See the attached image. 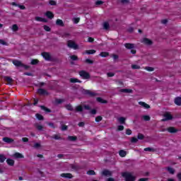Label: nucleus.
Returning a JSON list of instances; mask_svg holds the SVG:
<instances>
[{
  "label": "nucleus",
  "instance_id": "6e6552de",
  "mask_svg": "<svg viewBox=\"0 0 181 181\" xmlns=\"http://www.w3.org/2000/svg\"><path fill=\"white\" fill-rule=\"evenodd\" d=\"M139 105L143 107V108H146V110L151 108V106L144 102H139Z\"/></svg>",
  "mask_w": 181,
  "mask_h": 181
},
{
  "label": "nucleus",
  "instance_id": "9b49d317",
  "mask_svg": "<svg viewBox=\"0 0 181 181\" xmlns=\"http://www.w3.org/2000/svg\"><path fill=\"white\" fill-rule=\"evenodd\" d=\"M35 20L37 21V22H44L45 23L46 22H47V20L46 18H43L39 16H36Z\"/></svg>",
  "mask_w": 181,
  "mask_h": 181
},
{
  "label": "nucleus",
  "instance_id": "bb28decb",
  "mask_svg": "<svg viewBox=\"0 0 181 181\" xmlns=\"http://www.w3.org/2000/svg\"><path fill=\"white\" fill-rule=\"evenodd\" d=\"M11 29H12V30H13V32H18V30H19V27H18V25L13 24L12 25Z\"/></svg>",
  "mask_w": 181,
  "mask_h": 181
},
{
  "label": "nucleus",
  "instance_id": "f257e3e1",
  "mask_svg": "<svg viewBox=\"0 0 181 181\" xmlns=\"http://www.w3.org/2000/svg\"><path fill=\"white\" fill-rule=\"evenodd\" d=\"M122 177H124L125 181H135V180L136 179V177L134 175H132V173H122Z\"/></svg>",
  "mask_w": 181,
  "mask_h": 181
},
{
  "label": "nucleus",
  "instance_id": "0eeeda50",
  "mask_svg": "<svg viewBox=\"0 0 181 181\" xmlns=\"http://www.w3.org/2000/svg\"><path fill=\"white\" fill-rule=\"evenodd\" d=\"M37 93L38 94H40V95H48L49 93H47V91L45 89L42 88H40L37 90Z\"/></svg>",
  "mask_w": 181,
  "mask_h": 181
},
{
  "label": "nucleus",
  "instance_id": "7ed1b4c3",
  "mask_svg": "<svg viewBox=\"0 0 181 181\" xmlns=\"http://www.w3.org/2000/svg\"><path fill=\"white\" fill-rule=\"evenodd\" d=\"M13 64L16 67H24L25 69H29V66L22 64V62L14 59L13 60Z\"/></svg>",
  "mask_w": 181,
  "mask_h": 181
},
{
  "label": "nucleus",
  "instance_id": "f03ea898",
  "mask_svg": "<svg viewBox=\"0 0 181 181\" xmlns=\"http://www.w3.org/2000/svg\"><path fill=\"white\" fill-rule=\"evenodd\" d=\"M67 46L70 49H74V50H77V49H78V45L74 40H68Z\"/></svg>",
  "mask_w": 181,
  "mask_h": 181
},
{
  "label": "nucleus",
  "instance_id": "774afa93",
  "mask_svg": "<svg viewBox=\"0 0 181 181\" xmlns=\"http://www.w3.org/2000/svg\"><path fill=\"white\" fill-rule=\"evenodd\" d=\"M138 181H148V178H140Z\"/></svg>",
  "mask_w": 181,
  "mask_h": 181
},
{
  "label": "nucleus",
  "instance_id": "2eb2a0df",
  "mask_svg": "<svg viewBox=\"0 0 181 181\" xmlns=\"http://www.w3.org/2000/svg\"><path fill=\"white\" fill-rule=\"evenodd\" d=\"M4 80H5V81H7L8 84H12V83L13 81L12 78H11L9 76H5Z\"/></svg>",
  "mask_w": 181,
  "mask_h": 181
},
{
  "label": "nucleus",
  "instance_id": "5fc2aeb1",
  "mask_svg": "<svg viewBox=\"0 0 181 181\" xmlns=\"http://www.w3.org/2000/svg\"><path fill=\"white\" fill-rule=\"evenodd\" d=\"M55 102L57 103V104H62V103H63V100H62V99H57L55 100Z\"/></svg>",
  "mask_w": 181,
  "mask_h": 181
},
{
  "label": "nucleus",
  "instance_id": "f704fd0d",
  "mask_svg": "<svg viewBox=\"0 0 181 181\" xmlns=\"http://www.w3.org/2000/svg\"><path fill=\"white\" fill-rule=\"evenodd\" d=\"M132 69H133V70H139V69H141V66L136 64H133L132 65Z\"/></svg>",
  "mask_w": 181,
  "mask_h": 181
},
{
  "label": "nucleus",
  "instance_id": "72a5a7b5",
  "mask_svg": "<svg viewBox=\"0 0 181 181\" xmlns=\"http://www.w3.org/2000/svg\"><path fill=\"white\" fill-rule=\"evenodd\" d=\"M68 139H69V141H74L77 140V137L76 136H68Z\"/></svg>",
  "mask_w": 181,
  "mask_h": 181
},
{
  "label": "nucleus",
  "instance_id": "4c0bfd02",
  "mask_svg": "<svg viewBox=\"0 0 181 181\" xmlns=\"http://www.w3.org/2000/svg\"><path fill=\"white\" fill-rule=\"evenodd\" d=\"M71 60H73L74 62H76V60H78V57L76 55H71L70 56Z\"/></svg>",
  "mask_w": 181,
  "mask_h": 181
},
{
  "label": "nucleus",
  "instance_id": "4d7b16f0",
  "mask_svg": "<svg viewBox=\"0 0 181 181\" xmlns=\"http://www.w3.org/2000/svg\"><path fill=\"white\" fill-rule=\"evenodd\" d=\"M86 63H89V64H93V62L91 59H86Z\"/></svg>",
  "mask_w": 181,
  "mask_h": 181
},
{
  "label": "nucleus",
  "instance_id": "a878e982",
  "mask_svg": "<svg viewBox=\"0 0 181 181\" xmlns=\"http://www.w3.org/2000/svg\"><path fill=\"white\" fill-rule=\"evenodd\" d=\"M99 56H100L101 57H107V56H110V54L108 52H102Z\"/></svg>",
  "mask_w": 181,
  "mask_h": 181
},
{
  "label": "nucleus",
  "instance_id": "a211bd4d",
  "mask_svg": "<svg viewBox=\"0 0 181 181\" xmlns=\"http://www.w3.org/2000/svg\"><path fill=\"white\" fill-rule=\"evenodd\" d=\"M6 162L9 165V166H13V165H15V160L11 159V158H8L6 160Z\"/></svg>",
  "mask_w": 181,
  "mask_h": 181
},
{
  "label": "nucleus",
  "instance_id": "aec40b11",
  "mask_svg": "<svg viewBox=\"0 0 181 181\" xmlns=\"http://www.w3.org/2000/svg\"><path fill=\"white\" fill-rule=\"evenodd\" d=\"M98 103H100L101 104H107V101L103 99L102 98H97Z\"/></svg>",
  "mask_w": 181,
  "mask_h": 181
},
{
  "label": "nucleus",
  "instance_id": "e2e57ef3",
  "mask_svg": "<svg viewBox=\"0 0 181 181\" xmlns=\"http://www.w3.org/2000/svg\"><path fill=\"white\" fill-rule=\"evenodd\" d=\"M18 8H20V9H22V10H24L26 8L25 7V6L23 5H18Z\"/></svg>",
  "mask_w": 181,
  "mask_h": 181
},
{
  "label": "nucleus",
  "instance_id": "4be33fe9",
  "mask_svg": "<svg viewBox=\"0 0 181 181\" xmlns=\"http://www.w3.org/2000/svg\"><path fill=\"white\" fill-rule=\"evenodd\" d=\"M175 104H176V105H181V98L177 97L175 99Z\"/></svg>",
  "mask_w": 181,
  "mask_h": 181
},
{
  "label": "nucleus",
  "instance_id": "3c124183",
  "mask_svg": "<svg viewBox=\"0 0 181 181\" xmlns=\"http://www.w3.org/2000/svg\"><path fill=\"white\" fill-rule=\"evenodd\" d=\"M137 138L138 139H144V136L142 134H139Z\"/></svg>",
  "mask_w": 181,
  "mask_h": 181
},
{
  "label": "nucleus",
  "instance_id": "9d476101",
  "mask_svg": "<svg viewBox=\"0 0 181 181\" xmlns=\"http://www.w3.org/2000/svg\"><path fill=\"white\" fill-rule=\"evenodd\" d=\"M124 47H126V49H135V44H131V43H126L124 44Z\"/></svg>",
  "mask_w": 181,
  "mask_h": 181
},
{
  "label": "nucleus",
  "instance_id": "423d86ee",
  "mask_svg": "<svg viewBox=\"0 0 181 181\" xmlns=\"http://www.w3.org/2000/svg\"><path fill=\"white\" fill-rule=\"evenodd\" d=\"M141 43H144V45H147L148 46H151L152 45V40L148 39V38H143L141 40Z\"/></svg>",
  "mask_w": 181,
  "mask_h": 181
},
{
  "label": "nucleus",
  "instance_id": "c85d7f7f",
  "mask_svg": "<svg viewBox=\"0 0 181 181\" xmlns=\"http://www.w3.org/2000/svg\"><path fill=\"white\" fill-rule=\"evenodd\" d=\"M95 52L96 51L95 49H90L85 51V53H86V54H94Z\"/></svg>",
  "mask_w": 181,
  "mask_h": 181
},
{
  "label": "nucleus",
  "instance_id": "8fccbe9b",
  "mask_svg": "<svg viewBox=\"0 0 181 181\" xmlns=\"http://www.w3.org/2000/svg\"><path fill=\"white\" fill-rule=\"evenodd\" d=\"M132 142L133 144H135V143L138 142V139H136V137H132Z\"/></svg>",
  "mask_w": 181,
  "mask_h": 181
},
{
  "label": "nucleus",
  "instance_id": "20e7f679",
  "mask_svg": "<svg viewBox=\"0 0 181 181\" xmlns=\"http://www.w3.org/2000/svg\"><path fill=\"white\" fill-rule=\"evenodd\" d=\"M79 76L84 80H88V78H90V74L86 71H79Z\"/></svg>",
  "mask_w": 181,
  "mask_h": 181
},
{
  "label": "nucleus",
  "instance_id": "603ef678",
  "mask_svg": "<svg viewBox=\"0 0 181 181\" xmlns=\"http://www.w3.org/2000/svg\"><path fill=\"white\" fill-rule=\"evenodd\" d=\"M131 134H132V131H131V129H127L126 130V134L127 135H131Z\"/></svg>",
  "mask_w": 181,
  "mask_h": 181
},
{
  "label": "nucleus",
  "instance_id": "58836bf2",
  "mask_svg": "<svg viewBox=\"0 0 181 181\" xmlns=\"http://www.w3.org/2000/svg\"><path fill=\"white\" fill-rule=\"evenodd\" d=\"M144 151L145 152H153L155 150L151 147H147L144 148Z\"/></svg>",
  "mask_w": 181,
  "mask_h": 181
},
{
  "label": "nucleus",
  "instance_id": "4468645a",
  "mask_svg": "<svg viewBox=\"0 0 181 181\" xmlns=\"http://www.w3.org/2000/svg\"><path fill=\"white\" fill-rule=\"evenodd\" d=\"M62 177H67L68 179H71L73 175L71 173H62L61 174Z\"/></svg>",
  "mask_w": 181,
  "mask_h": 181
},
{
  "label": "nucleus",
  "instance_id": "052dcab7",
  "mask_svg": "<svg viewBox=\"0 0 181 181\" xmlns=\"http://www.w3.org/2000/svg\"><path fill=\"white\" fill-rule=\"evenodd\" d=\"M49 5H52V6L56 5V1L53 0L49 1Z\"/></svg>",
  "mask_w": 181,
  "mask_h": 181
},
{
  "label": "nucleus",
  "instance_id": "6ab92c4d",
  "mask_svg": "<svg viewBox=\"0 0 181 181\" xmlns=\"http://www.w3.org/2000/svg\"><path fill=\"white\" fill-rule=\"evenodd\" d=\"M121 93H126L127 94L132 93V89H128V88H124V89H121L120 90Z\"/></svg>",
  "mask_w": 181,
  "mask_h": 181
},
{
  "label": "nucleus",
  "instance_id": "864d4df0",
  "mask_svg": "<svg viewBox=\"0 0 181 181\" xmlns=\"http://www.w3.org/2000/svg\"><path fill=\"white\" fill-rule=\"evenodd\" d=\"M114 76H115V74L112 72L107 73V77H114Z\"/></svg>",
  "mask_w": 181,
  "mask_h": 181
},
{
  "label": "nucleus",
  "instance_id": "39448f33",
  "mask_svg": "<svg viewBox=\"0 0 181 181\" xmlns=\"http://www.w3.org/2000/svg\"><path fill=\"white\" fill-rule=\"evenodd\" d=\"M164 118L162 119L161 121H163V122H165V121H170V119H173V117L172 116V115H170V113L169 112H165L163 115Z\"/></svg>",
  "mask_w": 181,
  "mask_h": 181
},
{
  "label": "nucleus",
  "instance_id": "6e6d98bb",
  "mask_svg": "<svg viewBox=\"0 0 181 181\" xmlns=\"http://www.w3.org/2000/svg\"><path fill=\"white\" fill-rule=\"evenodd\" d=\"M118 131H124V126L119 125L117 127Z\"/></svg>",
  "mask_w": 181,
  "mask_h": 181
},
{
  "label": "nucleus",
  "instance_id": "393cba45",
  "mask_svg": "<svg viewBox=\"0 0 181 181\" xmlns=\"http://www.w3.org/2000/svg\"><path fill=\"white\" fill-rule=\"evenodd\" d=\"M102 174L103 175V176H111V172L107 170H103Z\"/></svg>",
  "mask_w": 181,
  "mask_h": 181
},
{
  "label": "nucleus",
  "instance_id": "5701e85b",
  "mask_svg": "<svg viewBox=\"0 0 181 181\" xmlns=\"http://www.w3.org/2000/svg\"><path fill=\"white\" fill-rule=\"evenodd\" d=\"M103 29H105V30L110 29V23H108V22L103 23Z\"/></svg>",
  "mask_w": 181,
  "mask_h": 181
},
{
  "label": "nucleus",
  "instance_id": "b1692460",
  "mask_svg": "<svg viewBox=\"0 0 181 181\" xmlns=\"http://www.w3.org/2000/svg\"><path fill=\"white\" fill-rule=\"evenodd\" d=\"M86 94L90 95L91 97H95V95H97V93H95V92H93L90 90H86Z\"/></svg>",
  "mask_w": 181,
  "mask_h": 181
},
{
  "label": "nucleus",
  "instance_id": "dca6fc26",
  "mask_svg": "<svg viewBox=\"0 0 181 181\" xmlns=\"http://www.w3.org/2000/svg\"><path fill=\"white\" fill-rule=\"evenodd\" d=\"M46 16L48 17L49 19H53L54 18V15L51 11H47Z\"/></svg>",
  "mask_w": 181,
  "mask_h": 181
},
{
  "label": "nucleus",
  "instance_id": "ddd939ff",
  "mask_svg": "<svg viewBox=\"0 0 181 181\" xmlns=\"http://www.w3.org/2000/svg\"><path fill=\"white\" fill-rule=\"evenodd\" d=\"M42 56L45 59V60H50V54L47 52H42Z\"/></svg>",
  "mask_w": 181,
  "mask_h": 181
},
{
  "label": "nucleus",
  "instance_id": "412c9836",
  "mask_svg": "<svg viewBox=\"0 0 181 181\" xmlns=\"http://www.w3.org/2000/svg\"><path fill=\"white\" fill-rule=\"evenodd\" d=\"M56 25H57L58 26H64V23H63L62 20L57 19L56 21Z\"/></svg>",
  "mask_w": 181,
  "mask_h": 181
},
{
  "label": "nucleus",
  "instance_id": "13d9d810",
  "mask_svg": "<svg viewBox=\"0 0 181 181\" xmlns=\"http://www.w3.org/2000/svg\"><path fill=\"white\" fill-rule=\"evenodd\" d=\"M103 4H104V1H98L95 3L96 5H103Z\"/></svg>",
  "mask_w": 181,
  "mask_h": 181
},
{
  "label": "nucleus",
  "instance_id": "79ce46f5",
  "mask_svg": "<svg viewBox=\"0 0 181 181\" xmlns=\"http://www.w3.org/2000/svg\"><path fill=\"white\" fill-rule=\"evenodd\" d=\"M144 69L147 71H153V70H155V69H153V67H151V66H146Z\"/></svg>",
  "mask_w": 181,
  "mask_h": 181
},
{
  "label": "nucleus",
  "instance_id": "338daca9",
  "mask_svg": "<svg viewBox=\"0 0 181 181\" xmlns=\"http://www.w3.org/2000/svg\"><path fill=\"white\" fill-rule=\"evenodd\" d=\"M177 177L178 178V180L181 181V173H178Z\"/></svg>",
  "mask_w": 181,
  "mask_h": 181
},
{
  "label": "nucleus",
  "instance_id": "2f4dec72",
  "mask_svg": "<svg viewBox=\"0 0 181 181\" xmlns=\"http://www.w3.org/2000/svg\"><path fill=\"white\" fill-rule=\"evenodd\" d=\"M6 159V158L5 157V156L0 154V163H4Z\"/></svg>",
  "mask_w": 181,
  "mask_h": 181
},
{
  "label": "nucleus",
  "instance_id": "7c9ffc66",
  "mask_svg": "<svg viewBox=\"0 0 181 181\" xmlns=\"http://www.w3.org/2000/svg\"><path fill=\"white\" fill-rule=\"evenodd\" d=\"M167 170L169 172V173H170L171 175H174L175 174V169L170 168V167H168Z\"/></svg>",
  "mask_w": 181,
  "mask_h": 181
},
{
  "label": "nucleus",
  "instance_id": "680f3d73",
  "mask_svg": "<svg viewBox=\"0 0 181 181\" xmlns=\"http://www.w3.org/2000/svg\"><path fill=\"white\" fill-rule=\"evenodd\" d=\"M0 45H6V42H5L4 40H0Z\"/></svg>",
  "mask_w": 181,
  "mask_h": 181
},
{
  "label": "nucleus",
  "instance_id": "0e129e2a",
  "mask_svg": "<svg viewBox=\"0 0 181 181\" xmlns=\"http://www.w3.org/2000/svg\"><path fill=\"white\" fill-rule=\"evenodd\" d=\"M22 141H23V142H28V141H29V139H28V138H26V137H23V138L22 139Z\"/></svg>",
  "mask_w": 181,
  "mask_h": 181
},
{
  "label": "nucleus",
  "instance_id": "c03bdc74",
  "mask_svg": "<svg viewBox=\"0 0 181 181\" xmlns=\"http://www.w3.org/2000/svg\"><path fill=\"white\" fill-rule=\"evenodd\" d=\"M100 121H103V117L101 116H98L95 117L96 122H100Z\"/></svg>",
  "mask_w": 181,
  "mask_h": 181
},
{
  "label": "nucleus",
  "instance_id": "49530a36",
  "mask_svg": "<svg viewBox=\"0 0 181 181\" xmlns=\"http://www.w3.org/2000/svg\"><path fill=\"white\" fill-rule=\"evenodd\" d=\"M66 110H69V111H73V107L71 106V105H67L66 106Z\"/></svg>",
  "mask_w": 181,
  "mask_h": 181
},
{
  "label": "nucleus",
  "instance_id": "ea45409f",
  "mask_svg": "<svg viewBox=\"0 0 181 181\" xmlns=\"http://www.w3.org/2000/svg\"><path fill=\"white\" fill-rule=\"evenodd\" d=\"M36 117L37 118V119H39L40 121L43 120V116L40 114H36Z\"/></svg>",
  "mask_w": 181,
  "mask_h": 181
},
{
  "label": "nucleus",
  "instance_id": "a18cd8bd",
  "mask_svg": "<svg viewBox=\"0 0 181 181\" xmlns=\"http://www.w3.org/2000/svg\"><path fill=\"white\" fill-rule=\"evenodd\" d=\"M37 63H39V60L37 59H32L31 61V64L33 65L37 64Z\"/></svg>",
  "mask_w": 181,
  "mask_h": 181
},
{
  "label": "nucleus",
  "instance_id": "37998d69",
  "mask_svg": "<svg viewBox=\"0 0 181 181\" xmlns=\"http://www.w3.org/2000/svg\"><path fill=\"white\" fill-rule=\"evenodd\" d=\"M143 119H144V121H150L151 117H149L148 115H144L143 116Z\"/></svg>",
  "mask_w": 181,
  "mask_h": 181
},
{
  "label": "nucleus",
  "instance_id": "69168bd1",
  "mask_svg": "<svg viewBox=\"0 0 181 181\" xmlns=\"http://www.w3.org/2000/svg\"><path fill=\"white\" fill-rule=\"evenodd\" d=\"M66 129H67V126L64 125V126L62 127V131H66Z\"/></svg>",
  "mask_w": 181,
  "mask_h": 181
},
{
  "label": "nucleus",
  "instance_id": "1a4fd4ad",
  "mask_svg": "<svg viewBox=\"0 0 181 181\" xmlns=\"http://www.w3.org/2000/svg\"><path fill=\"white\" fill-rule=\"evenodd\" d=\"M168 132H169L170 134H175V132H177V129L173 127H170L166 129Z\"/></svg>",
  "mask_w": 181,
  "mask_h": 181
},
{
  "label": "nucleus",
  "instance_id": "473e14b6",
  "mask_svg": "<svg viewBox=\"0 0 181 181\" xmlns=\"http://www.w3.org/2000/svg\"><path fill=\"white\" fill-rule=\"evenodd\" d=\"M70 83H81V81L77 78H72L70 79Z\"/></svg>",
  "mask_w": 181,
  "mask_h": 181
},
{
  "label": "nucleus",
  "instance_id": "c9c22d12",
  "mask_svg": "<svg viewBox=\"0 0 181 181\" xmlns=\"http://www.w3.org/2000/svg\"><path fill=\"white\" fill-rule=\"evenodd\" d=\"M40 108L42 109L46 112H52V111L49 108H47L45 106H40Z\"/></svg>",
  "mask_w": 181,
  "mask_h": 181
},
{
  "label": "nucleus",
  "instance_id": "cd10ccee",
  "mask_svg": "<svg viewBox=\"0 0 181 181\" xmlns=\"http://www.w3.org/2000/svg\"><path fill=\"white\" fill-rule=\"evenodd\" d=\"M14 156L17 158V159H21L22 158H23V155H22L20 153H14Z\"/></svg>",
  "mask_w": 181,
  "mask_h": 181
},
{
  "label": "nucleus",
  "instance_id": "bf43d9fd",
  "mask_svg": "<svg viewBox=\"0 0 181 181\" xmlns=\"http://www.w3.org/2000/svg\"><path fill=\"white\" fill-rule=\"evenodd\" d=\"M74 23H78V22H80V18H74Z\"/></svg>",
  "mask_w": 181,
  "mask_h": 181
},
{
  "label": "nucleus",
  "instance_id": "f8f14e48",
  "mask_svg": "<svg viewBox=\"0 0 181 181\" xmlns=\"http://www.w3.org/2000/svg\"><path fill=\"white\" fill-rule=\"evenodd\" d=\"M4 142H6V144H12L13 142V139L9 138V137H4L3 138Z\"/></svg>",
  "mask_w": 181,
  "mask_h": 181
},
{
  "label": "nucleus",
  "instance_id": "a19ab883",
  "mask_svg": "<svg viewBox=\"0 0 181 181\" xmlns=\"http://www.w3.org/2000/svg\"><path fill=\"white\" fill-rule=\"evenodd\" d=\"M35 128L38 129V131H42L43 130V126L40 124H36Z\"/></svg>",
  "mask_w": 181,
  "mask_h": 181
},
{
  "label": "nucleus",
  "instance_id": "c756f323",
  "mask_svg": "<svg viewBox=\"0 0 181 181\" xmlns=\"http://www.w3.org/2000/svg\"><path fill=\"white\" fill-rule=\"evenodd\" d=\"M126 118L125 117H119L118 118V121L120 124H125V121H126Z\"/></svg>",
  "mask_w": 181,
  "mask_h": 181
},
{
  "label": "nucleus",
  "instance_id": "f3484780",
  "mask_svg": "<svg viewBox=\"0 0 181 181\" xmlns=\"http://www.w3.org/2000/svg\"><path fill=\"white\" fill-rule=\"evenodd\" d=\"M119 156H121V158H125V156H127V151L124 150H120L119 151Z\"/></svg>",
  "mask_w": 181,
  "mask_h": 181
},
{
  "label": "nucleus",
  "instance_id": "09e8293b",
  "mask_svg": "<svg viewBox=\"0 0 181 181\" xmlns=\"http://www.w3.org/2000/svg\"><path fill=\"white\" fill-rule=\"evenodd\" d=\"M44 29L46 30V32H50V27L47 25H44Z\"/></svg>",
  "mask_w": 181,
  "mask_h": 181
},
{
  "label": "nucleus",
  "instance_id": "e433bc0d",
  "mask_svg": "<svg viewBox=\"0 0 181 181\" xmlns=\"http://www.w3.org/2000/svg\"><path fill=\"white\" fill-rule=\"evenodd\" d=\"M76 111L77 112H81V111H83V107L81 105L77 106L76 108Z\"/></svg>",
  "mask_w": 181,
  "mask_h": 181
},
{
  "label": "nucleus",
  "instance_id": "de8ad7c7",
  "mask_svg": "<svg viewBox=\"0 0 181 181\" xmlns=\"http://www.w3.org/2000/svg\"><path fill=\"white\" fill-rule=\"evenodd\" d=\"M87 175H95V172L93 170H90L87 172Z\"/></svg>",
  "mask_w": 181,
  "mask_h": 181
}]
</instances>
